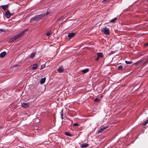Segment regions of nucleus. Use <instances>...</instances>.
Wrapping results in <instances>:
<instances>
[{"mask_svg":"<svg viewBox=\"0 0 148 148\" xmlns=\"http://www.w3.org/2000/svg\"><path fill=\"white\" fill-rule=\"evenodd\" d=\"M36 53V52H34L32 54H31L30 57V58H31V59L33 58L35 56Z\"/></svg>","mask_w":148,"mask_h":148,"instance_id":"14","label":"nucleus"},{"mask_svg":"<svg viewBox=\"0 0 148 148\" xmlns=\"http://www.w3.org/2000/svg\"><path fill=\"white\" fill-rule=\"evenodd\" d=\"M148 122V119L147 120L144 122L143 124L144 126L146 125Z\"/></svg>","mask_w":148,"mask_h":148,"instance_id":"21","label":"nucleus"},{"mask_svg":"<svg viewBox=\"0 0 148 148\" xmlns=\"http://www.w3.org/2000/svg\"><path fill=\"white\" fill-rule=\"evenodd\" d=\"M41 67H42V68H41L40 69H42L43 68H44L45 67V66L44 65H42L41 66Z\"/></svg>","mask_w":148,"mask_h":148,"instance_id":"30","label":"nucleus"},{"mask_svg":"<svg viewBox=\"0 0 148 148\" xmlns=\"http://www.w3.org/2000/svg\"><path fill=\"white\" fill-rule=\"evenodd\" d=\"M99 58H100L99 57H98H98L96 58L95 60L96 61H98L99 59Z\"/></svg>","mask_w":148,"mask_h":148,"instance_id":"27","label":"nucleus"},{"mask_svg":"<svg viewBox=\"0 0 148 148\" xmlns=\"http://www.w3.org/2000/svg\"><path fill=\"white\" fill-rule=\"evenodd\" d=\"M79 125V124H78L77 123H74L73 124V126L74 127L77 126H78Z\"/></svg>","mask_w":148,"mask_h":148,"instance_id":"25","label":"nucleus"},{"mask_svg":"<svg viewBox=\"0 0 148 148\" xmlns=\"http://www.w3.org/2000/svg\"><path fill=\"white\" fill-rule=\"evenodd\" d=\"M89 71V69H85L83 70H82L81 71L83 73H85L88 72Z\"/></svg>","mask_w":148,"mask_h":148,"instance_id":"15","label":"nucleus"},{"mask_svg":"<svg viewBox=\"0 0 148 148\" xmlns=\"http://www.w3.org/2000/svg\"><path fill=\"white\" fill-rule=\"evenodd\" d=\"M11 16V14L10 13V11L9 10H7L5 13V17L7 18H9Z\"/></svg>","mask_w":148,"mask_h":148,"instance_id":"5","label":"nucleus"},{"mask_svg":"<svg viewBox=\"0 0 148 148\" xmlns=\"http://www.w3.org/2000/svg\"><path fill=\"white\" fill-rule=\"evenodd\" d=\"M125 62L127 64H132V62H131V61H127L126 60L125 61Z\"/></svg>","mask_w":148,"mask_h":148,"instance_id":"22","label":"nucleus"},{"mask_svg":"<svg viewBox=\"0 0 148 148\" xmlns=\"http://www.w3.org/2000/svg\"><path fill=\"white\" fill-rule=\"evenodd\" d=\"M8 7V5H3L1 6L2 8L5 11L7 10V8Z\"/></svg>","mask_w":148,"mask_h":148,"instance_id":"8","label":"nucleus"},{"mask_svg":"<svg viewBox=\"0 0 148 148\" xmlns=\"http://www.w3.org/2000/svg\"><path fill=\"white\" fill-rule=\"evenodd\" d=\"M76 34V33H69L68 35V36L70 38H71Z\"/></svg>","mask_w":148,"mask_h":148,"instance_id":"7","label":"nucleus"},{"mask_svg":"<svg viewBox=\"0 0 148 148\" xmlns=\"http://www.w3.org/2000/svg\"><path fill=\"white\" fill-rule=\"evenodd\" d=\"M117 20V18H115L113 19L110 21V22L112 23H114Z\"/></svg>","mask_w":148,"mask_h":148,"instance_id":"16","label":"nucleus"},{"mask_svg":"<svg viewBox=\"0 0 148 148\" xmlns=\"http://www.w3.org/2000/svg\"><path fill=\"white\" fill-rule=\"evenodd\" d=\"M6 52L5 51H4L1 52L0 54V56L1 58H3L6 55Z\"/></svg>","mask_w":148,"mask_h":148,"instance_id":"11","label":"nucleus"},{"mask_svg":"<svg viewBox=\"0 0 148 148\" xmlns=\"http://www.w3.org/2000/svg\"><path fill=\"white\" fill-rule=\"evenodd\" d=\"M45 80L46 78L45 77L42 78L40 81V83L41 84H43L45 83Z\"/></svg>","mask_w":148,"mask_h":148,"instance_id":"13","label":"nucleus"},{"mask_svg":"<svg viewBox=\"0 0 148 148\" xmlns=\"http://www.w3.org/2000/svg\"><path fill=\"white\" fill-rule=\"evenodd\" d=\"M5 32V30L3 29H0V33L2 32Z\"/></svg>","mask_w":148,"mask_h":148,"instance_id":"26","label":"nucleus"},{"mask_svg":"<svg viewBox=\"0 0 148 148\" xmlns=\"http://www.w3.org/2000/svg\"><path fill=\"white\" fill-rule=\"evenodd\" d=\"M97 56H98V57L102 58L103 57V54L102 53H97Z\"/></svg>","mask_w":148,"mask_h":148,"instance_id":"12","label":"nucleus"},{"mask_svg":"<svg viewBox=\"0 0 148 148\" xmlns=\"http://www.w3.org/2000/svg\"><path fill=\"white\" fill-rule=\"evenodd\" d=\"M57 71L59 73L63 72L64 71L63 66H59L57 69Z\"/></svg>","mask_w":148,"mask_h":148,"instance_id":"4","label":"nucleus"},{"mask_svg":"<svg viewBox=\"0 0 148 148\" xmlns=\"http://www.w3.org/2000/svg\"><path fill=\"white\" fill-rule=\"evenodd\" d=\"M123 66H122L120 65L119 66L117 69L119 71H121L123 69Z\"/></svg>","mask_w":148,"mask_h":148,"instance_id":"19","label":"nucleus"},{"mask_svg":"<svg viewBox=\"0 0 148 148\" xmlns=\"http://www.w3.org/2000/svg\"><path fill=\"white\" fill-rule=\"evenodd\" d=\"M108 127V126H106L103 127L101 128L100 130L98 132V133L102 132L104 130L106 129Z\"/></svg>","mask_w":148,"mask_h":148,"instance_id":"9","label":"nucleus"},{"mask_svg":"<svg viewBox=\"0 0 148 148\" xmlns=\"http://www.w3.org/2000/svg\"><path fill=\"white\" fill-rule=\"evenodd\" d=\"M37 64H34L33 65V66L32 67V70H35L37 68Z\"/></svg>","mask_w":148,"mask_h":148,"instance_id":"17","label":"nucleus"},{"mask_svg":"<svg viewBox=\"0 0 148 148\" xmlns=\"http://www.w3.org/2000/svg\"><path fill=\"white\" fill-rule=\"evenodd\" d=\"M14 13L11 14V15H13L14 14Z\"/></svg>","mask_w":148,"mask_h":148,"instance_id":"31","label":"nucleus"},{"mask_svg":"<svg viewBox=\"0 0 148 148\" xmlns=\"http://www.w3.org/2000/svg\"><path fill=\"white\" fill-rule=\"evenodd\" d=\"M102 32L106 35H109L110 34L109 30L106 27L104 28L102 30Z\"/></svg>","mask_w":148,"mask_h":148,"instance_id":"3","label":"nucleus"},{"mask_svg":"<svg viewBox=\"0 0 148 148\" xmlns=\"http://www.w3.org/2000/svg\"><path fill=\"white\" fill-rule=\"evenodd\" d=\"M100 100L98 98H96L94 100V101L95 102H99Z\"/></svg>","mask_w":148,"mask_h":148,"instance_id":"23","label":"nucleus"},{"mask_svg":"<svg viewBox=\"0 0 148 148\" xmlns=\"http://www.w3.org/2000/svg\"><path fill=\"white\" fill-rule=\"evenodd\" d=\"M147 46H148V42L147 43H146V44H145L144 45V46L145 47H146Z\"/></svg>","mask_w":148,"mask_h":148,"instance_id":"29","label":"nucleus"},{"mask_svg":"<svg viewBox=\"0 0 148 148\" xmlns=\"http://www.w3.org/2000/svg\"><path fill=\"white\" fill-rule=\"evenodd\" d=\"M30 103H23L22 106L24 108H27L29 107Z\"/></svg>","mask_w":148,"mask_h":148,"instance_id":"6","label":"nucleus"},{"mask_svg":"<svg viewBox=\"0 0 148 148\" xmlns=\"http://www.w3.org/2000/svg\"><path fill=\"white\" fill-rule=\"evenodd\" d=\"M110 0H103L102 1V3H105L109 1Z\"/></svg>","mask_w":148,"mask_h":148,"instance_id":"24","label":"nucleus"},{"mask_svg":"<svg viewBox=\"0 0 148 148\" xmlns=\"http://www.w3.org/2000/svg\"><path fill=\"white\" fill-rule=\"evenodd\" d=\"M65 134L66 136H72V135L71 134H69V133L68 132H66L65 133Z\"/></svg>","mask_w":148,"mask_h":148,"instance_id":"20","label":"nucleus"},{"mask_svg":"<svg viewBox=\"0 0 148 148\" xmlns=\"http://www.w3.org/2000/svg\"><path fill=\"white\" fill-rule=\"evenodd\" d=\"M52 34V32L51 31H49L47 32V33L46 34V36H49Z\"/></svg>","mask_w":148,"mask_h":148,"instance_id":"18","label":"nucleus"},{"mask_svg":"<svg viewBox=\"0 0 148 148\" xmlns=\"http://www.w3.org/2000/svg\"><path fill=\"white\" fill-rule=\"evenodd\" d=\"M61 114V116L62 118V119H63V114L62 113L61 114Z\"/></svg>","mask_w":148,"mask_h":148,"instance_id":"28","label":"nucleus"},{"mask_svg":"<svg viewBox=\"0 0 148 148\" xmlns=\"http://www.w3.org/2000/svg\"><path fill=\"white\" fill-rule=\"evenodd\" d=\"M88 146L89 145L88 144L86 143H82L81 145V147L82 148L86 147H88Z\"/></svg>","mask_w":148,"mask_h":148,"instance_id":"10","label":"nucleus"},{"mask_svg":"<svg viewBox=\"0 0 148 148\" xmlns=\"http://www.w3.org/2000/svg\"><path fill=\"white\" fill-rule=\"evenodd\" d=\"M45 13H42L41 14L36 15L30 19V22L34 21H37L42 19L45 16Z\"/></svg>","mask_w":148,"mask_h":148,"instance_id":"2","label":"nucleus"},{"mask_svg":"<svg viewBox=\"0 0 148 148\" xmlns=\"http://www.w3.org/2000/svg\"><path fill=\"white\" fill-rule=\"evenodd\" d=\"M27 30L28 29H25L24 30H23L22 32L21 33L16 35L14 37L12 38L11 39H10L9 40V42L11 43L12 42H13L16 40H17L21 38L25 34V32L27 31Z\"/></svg>","mask_w":148,"mask_h":148,"instance_id":"1","label":"nucleus"}]
</instances>
